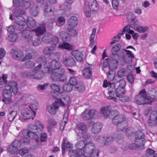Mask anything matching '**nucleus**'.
I'll return each instance as SVG.
<instances>
[{
    "instance_id": "nucleus-29",
    "label": "nucleus",
    "mask_w": 157,
    "mask_h": 157,
    "mask_svg": "<svg viewBox=\"0 0 157 157\" xmlns=\"http://www.w3.org/2000/svg\"><path fill=\"white\" fill-rule=\"evenodd\" d=\"M50 47H46L43 50V53L45 55H49V56L55 50V47L56 46H53L51 45Z\"/></svg>"
},
{
    "instance_id": "nucleus-21",
    "label": "nucleus",
    "mask_w": 157,
    "mask_h": 157,
    "mask_svg": "<svg viewBox=\"0 0 157 157\" xmlns=\"http://www.w3.org/2000/svg\"><path fill=\"white\" fill-rule=\"evenodd\" d=\"M14 19L15 23L18 25V29H21L24 27V26L25 25L26 22L25 21V19L24 18H23V19L21 18H16Z\"/></svg>"
},
{
    "instance_id": "nucleus-58",
    "label": "nucleus",
    "mask_w": 157,
    "mask_h": 157,
    "mask_svg": "<svg viewBox=\"0 0 157 157\" xmlns=\"http://www.w3.org/2000/svg\"><path fill=\"white\" fill-rule=\"evenodd\" d=\"M127 74V71L124 69H121L117 72V75L120 77L125 76Z\"/></svg>"
},
{
    "instance_id": "nucleus-61",
    "label": "nucleus",
    "mask_w": 157,
    "mask_h": 157,
    "mask_svg": "<svg viewBox=\"0 0 157 157\" xmlns=\"http://www.w3.org/2000/svg\"><path fill=\"white\" fill-rule=\"evenodd\" d=\"M25 66L27 68H32L35 66V63L32 61H28L25 62Z\"/></svg>"
},
{
    "instance_id": "nucleus-32",
    "label": "nucleus",
    "mask_w": 157,
    "mask_h": 157,
    "mask_svg": "<svg viewBox=\"0 0 157 157\" xmlns=\"http://www.w3.org/2000/svg\"><path fill=\"white\" fill-rule=\"evenodd\" d=\"M58 47L62 49H64L68 50H72L74 49V47L72 45L66 42H64L62 44L58 45Z\"/></svg>"
},
{
    "instance_id": "nucleus-16",
    "label": "nucleus",
    "mask_w": 157,
    "mask_h": 157,
    "mask_svg": "<svg viewBox=\"0 0 157 157\" xmlns=\"http://www.w3.org/2000/svg\"><path fill=\"white\" fill-rule=\"evenodd\" d=\"M145 142L146 141L145 140H142V143L138 145L135 143H132L129 144L128 147L131 149H134L137 148L139 149H142L144 148V145Z\"/></svg>"
},
{
    "instance_id": "nucleus-48",
    "label": "nucleus",
    "mask_w": 157,
    "mask_h": 157,
    "mask_svg": "<svg viewBox=\"0 0 157 157\" xmlns=\"http://www.w3.org/2000/svg\"><path fill=\"white\" fill-rule=\"evenodd\" d=\"M127 22L129 23L134 20L136 19V17L133 13L129 12L127 14Z\"/></svg>"
},
{
    "instance_id": "nucleus-55",
    "label": "nucleus",
    "mask_w": 157,
    "mask_h": 157,
    "mask_svg": "<svg viewBox=\"0 0 157 157\" xmlns=\"http://www.w3.org/2000/svg\"><path fill=\"white\" fill-rule=\"evenodd\" d=\"M78 152V151L77 150H69L68 154L70 157H76Z\"/></svg>"
},
{
    "instance_id": "nucleus-51",
    "label": "nucleus",
    "mask_w": 157,
    "mask_h": 157,
    "mask_svg": "<svg viewBox=\"0 0 157 157\" xmlns=\"http://www.w3.org/2000/svg\"><path fill=\"white\" fill-rule=\"evenodd\" d=\"M22 133V134L24 136H27L32 139H34L33 136L32 135V134H33V133L30 132L29 130L28 129L23 130Z\"/></svg>"
},
{
    "instance_id": "nucleus-40",
    "label": "nucleus",
    "mask_w": 157,
    "mask_h": 157,
    "mask_svg": "<svg viewBox=\"0 0 157 157\" xmlns=\"http://www.w3.org/2000/svg\"><path fill=\"white\" fill-rule=\"evenodd\" d=\"M17 114V112L16 111L12 110L10 112L7 116L9 121L11 122L13 121Z\"/></svg>"
},
{
    "instance_id": "nucleus-59",
    "label": "nucleus",
    "mask_w": 157,
    "mask_h": 157,
    "mask_svg": "<svg viewBox=\"0 0 157 157\" xmlns=\"http://www.w3.org/2000/svg\"><path fill=\"white\" fill-rule=\"evenodd\" d=\"M77 127L78 129L82 131H85L86 129V126L85 123L82 122H80L78 124Z\"/></svg>"
},
{
    "instance_id": "nucleus-2",
    "label": "nucleus",
    "mask_w": 157,
    "mask_h": 157,
    "mask_svg": "<svg viewBox=\"0 0 157 157\" xmlns=\"http://www.w3.org/2000/svg\"><path fill=\"white\" fill-rule=\"evenodd\" d=\"M43 125L40 122L37 121L35 123V125L30 124L28 127L29 130L30 132L33 133L32 134L34 138L35 141H37L38 136L41 134V131L43 129Z\"/></svg>"
},
{
    "instance_id": "nucleus-25",
    "label": "nucleus",
    "mask_w": 157,
    "mask_h": 157,
    "mask_svg": "<svg viewBox=\"0 0 157 157\" xmlns=\"http://www.w3.org/2000/svg\"><path fill=\"white\" fill-rule=\"evenodd\" d=\"M118 112H117L116 113ZM114 115L113 119V123L114 124H116L124 121L123 116L118 114Z\"/></svg>"
},
{
    "instance_id": "nucleus-11",
    "label": "nucleus",
    "mask_w": 157,
    "mask_h": 157,
    "mask_svg": "<svg viewBox=\"0 0 157 157\" xmlns=\"http://www.w3.org/2000/svg\"><path fill=\"white\" fill-rule=\"evenodd\" d=\"M157 112L152 111L150 114L149 119L148 121V124L151 126L155 125L157 123Z\"/></svg>"
},
{
    "instance_id": "nucleus-60",
    "label": "nucleus",
    "mask_w": 157,
    "mask_h": 157,
    "mask_svg": "<svg viewBox=\"0 0 157 157\" xmlns=\"http://www.w3.org/2000/svg\"><path fill=\"white\" fill-rule=\"evenodd\" d=\"M121 78L118 75V76H115L113 79L112 80L114 83H119V84H120V82L122 81H125L124 79H121Z\"/></svg>"
},
{
    "instance_id": "nucleus-5",
    "label": "nucleus",
    "mask_w": 157,
    "mask_h": 157,
    "mask_svg": "<svg viewBox=\"0 0 157 157\" xmlns=\"http://www.w3.org/2000/svg\"><path fill=\"white\" fill-rule=\"evenodd\" d=\"M113 140L112 137L99 136L96 139V141L101 146L108 145L111 144Z\"/></svg>"
},
{
    "instance_id": "nucleus-46",
    "label": "nucleus",
    "mask_w": 157,
    "mask_h": 157,
    "mask_svg": "<svg viewBox=\"0 0 157 157\" xmlns=\"http://www.w3.org/2000/svg\"><path fill=\"white\" fill-rule=\"evenodd\" d=\"M90 119H97L98 117V112L94 109H92L89 110Z\"/></svg>"
},
{
    "instance_id": "nucleus-10",
    "label": "nucleus",
    "mask_w": 157,
    "mask_h": 157,
    "mask_svg": "<svg viewBox=\"0 0 157 157\" xmlns=\"http://www.w3.org/2000/svg\"><path fill=\"white\" fill-rule=\"evenodd\" d=\"M157 99V91L153 88H149L148 94L147 95V99L149 100L151 104L152 101Z\"/></svg>"
},
{
    "instance_id": "nucleus-64",
    "label": "nucleus",
    "mask_w": 157,
    "mask_h": 157,
    "mask_svg": "<svg viewBox=\"0 0 157 157\" xmlns=\"http://www.w3.org/2000/svg\"><path fill=\"white\" fill-rule=\"evenodd\" d=\"M82 138L85 140H91V136L90 134L86 132H83L82 133Z\"/></svg>"
},
{
    "instance_id": "nucleus-17",
    "label": "nucleus",
    "mask_w": 157,
    "mask_h": 157,
    "mask_svg": "<svg viewBox=\"0 0 157 157\" xmlns=\"http://www.w3.org/2000/svg\"><path fill=\"white\" fill-rule=\"evenodd\" d=\"M95 149V146L93 143H86L84 148V153L89 154Z\"/></svg>"
},
{
    "instance_id": "nucleus-4",
    "label": "nucleus",
    "mask_w": 157,
    "mask_h": 157,
    "mask_svg": "<svg viewBox=\"0 0 157 157\" xmlns=\"http://www.w3.org/2000/svg\"><path fill=\"white\" fill-rule=\"evenodd\" d=\"M41 40L43 42L46 44L50 43L53 46H56L59 41L58 37L48 33H46Z\"/></svg>"
},
{
    "instance_id": "nucleus-36",
    "label": "nucleus",
    "mask_w": 157,
    "mask_h": 157,
    "mask_svg": "<svg viewBox=\"0 0 157 157\" xmlns=\"http://www.w3.org/2000/svg\"><path fill=\"white\" fill-rule=\"evenodd\" d=\"M76 90L79 92H82L85 90V87L84 84L81 82H79L74 87Z\"/></svg>"
},
{
    "instance_id": "nucleus-7",
    "label": "nucleus",
    "mask_w": 157,
    "mask_h": 157,
    "mask_svg": "<svg viewBox=\"0 0 157 157\" xmlns=\"http://www.w3.org/2000/svg\"><path fill=\"white\" fill-rule=\"evenodd\" d=\"M21 115L24 120L31 118L32 115L33 114L35 116L36 114L35 112L33 111L29 106H28L21 112Z\"/></svg>"
},
{
    "instance_id": "nucleus-33",
    "label": "nucleus",
    "mask_w": 157,
    "mask_h": 157,
    "mask_svg": "<svg viewBox=\"0 0 157 157\" xmlns=\"http://www.w3.org/2000/svg\"><path fill=\"white\" fill-rule=\"evenodd\" d=\"M31 78L37 79H40L43 77V74L42 72H31Z\"/></svg>"
},
{
    "instance_id": "nucleus-27",
    "label": "nucleus",
    "mask_w": 157,
    "mask_h": 157,
    "mask_svg": "<svg viewBox=\"0 0 157 157\" xmlns=\"http://www.w3.org/2000/svg\"><path fill=\"white\" fill-rule=\"evenodd\" d=\"M115 125L117 126V129L118 131H125L126 129L125 127L127 126V123L126 121L124 120Z\"/></svg>"
},
{
    "instance_id": "nucleus-47",
    "label": "nucleus",
    "mask_w": 157,
    "mask_h": 157,
    "mask_svg": "<svg viewBox=\"0 0 157 157\" xmlns=\"http://www.w3.org/2000/svg\"><path fill=\"white\" fill-rule=\"evenodd\" d=\"M12 90L10 89H5L3 91V97L11 98L12 96Z\"/></svg>"
},
{
    "instance_id": "nucleus-50",
    "label": "nucleus",
    "mask_w": 157,
    "mask_h": 157,
    "mask_svg": "<svg viewBox=\"0 0 157 157\" xmlns=\"http://www.w3.org/2000/svg\"><path fill=\"white\" fill-rule=\"evenodd\" d=\"M36 61L37 62L40 63V64H43L44 65L47 62V61L45 57L43 56L39 57L36 59Z\"/></svg>"
},
{
    "instance_id": "nucleus-20",
    "label": "nucleus",
    "mask_w": 157,
    "mask_h": 157,
    "mask_svg": "<svg viewBox=\"0 0 157 157\" xmlns=\"http://www.w3.org/2000/svg\"><path fill=\"white\" fill-rule=\"evenodd\" d=\"M77 17L75 16H73L68 19L67 22L70 27L73 28L75 27L77 25Z\"/></svg>"
},
{
    "instance_id": "nucleus-62",
    "label": "nucleus",
    "mask_w": 157,
    "mask_h": 157,
    "mask_svg": "<svg viewBox=\"0 0 157 157\" xmlns=\"http://www.w3.org/2000/svg\"><path fill=\"white\" fill-rule=\"evenodd\" d=\"M25 0H13V6L16 7L21 6Z\"/></svg>"
},
{
    "instance_id": "nucleus-30",
    "label": "nucleus",
    "mask_w": 157,
    "mask_h": 157,
    "mask_svg": "<svg viewBox=\"0 0 157 157\" xmlns=\"http://www.w3.org/2000/svg\"><path fill=\"white\" fill-rule=\"evenodd\" d=\"M59 36H60L63 41L69 42L71 40V36L70 34L66 33L64 32H61L59 33Z\"/></svg>"
},
{
    "instance_id": "nucleus-3",
    "label": "nucleus",
    "mask_w": 157,
    "mask_h": 157,
    "mask_svg": "<svg viewBox=\"0 0 157 157\" xmlns=\"http://www.w3.org/2000/svg\"><path fill=\"white\" fill-rule=\"evenodd\" d=\"M134 101L137 105L150 104V102L147 99V92L144 89L141 90L139 93L135 96Z\"/></svg>"
},
{
    "instance_id": "nucleus-41",
    "label": "nucleus",
    "mask_w": 157,
    "mask_h": 157,
    "mask_svg": "<svg viewBox=\"0 0 157 157\" xmlns=\"http://www.w3.org/2000/svg\"><path fill=\"white\" fill-rule=\"evenodd\" d=\"M53 8L51 6H48L47 5H45L44 7V14L47 16L50 14L53 10Z\"/></svg>"
},
{
    "instance_id": "nucleus-43",
    "label": "nucleus",
    "mask_w": 157,
    "mask_h": 157,
    "mask_svg": "<svg viewBox=\"0 0 157 157\" xmlns=\"http://www.w3.org/2000/svg\"><path fill=\"white\" fill-rule=\"evenodd\" d=\"M49 58L52 60H55L56 59H59L60 57V54L59 52H53L51 55L49 56Z\"/></svg>"
},
{
    "instance_id": "nucleus-26",
    "label": "nucleus",
    "mask_w": 157,
    "mask_h": 157,
    "mask_svg": "<svg viewBox=\"0 0 157 157\" xmlns=\"http://www.w3.org/2000/svg\"><path fill=\"white\" fill-rule=\"evenodd\" d=\"M70 98L69 97L65 95H62L59 100L60 105L62 106H64L67 105L69 101Z\"/></svg>"
},
{
    "instance_id": "nucleus-38",
    "label": "nucleus",
    "mask_w": 157,
    "mask_h": 157,
    "mask_svg": "<svg viewBox=\"0 0 157 157\" xmlns=\"http://www.w3.org/2000/svg\"><path fill=\"white\" fill-rule=\"evenodd\" d=\"M121 47V46L119 44H116L112 47L111 49V52L113 56L116 57L119 49Z\"/></svg>"
},
{
    "instance_id": "nucleus-34",
    "label": "nucleus",
    "mask_w": 157,
    "mask_h": 157,
    "mask_svg": "<svg viewBox=\"0 0 157 157\" xmlns=\"http://www.w3.org/2000/svg\"><path fill=\"white\" fill-rule=\"evenodd\" d=\"M89 8L92 11H96L98 10L99 5L96 0H93V1L89 5Z\"/></svg>"
},
{
    "instance_id": "nucleus-45",
    "label": "nucleus",
    "mask_w": 157,
    "mask_h": 157,
    "mask_svg": "<svg viewBox=\"0 0 157 157\" xmlns=\"http://www.w3.org/2000/svg\"><path fill=\"white\" fill-rule=\"evenodd\" d=\"M23 56V52L19 50L15 51L13 54V58L16 59L21 58Z\"/></svg>"
},
{
    "instance_id": "nucleus-39",
    "label": "nucleus",
    "mask_w": 157,
    "mask_h": 157,
    "mask_svg": "<svg viewBox=\"0 0 157 157\" xmlns=\"http://www.w3.org/2000/svg\"><path fill=\"white\" fill-rule=\"evenodd\" d=\"M8 151L11 154H17L18 152V149L14 147L12 145H10L7 148Z\"/></svg>"
},
{
    "instance_id": "nucleus-18",
    "label": "nucleus",
    "mask_w": 157,
    "mask_h": 157,
    "mask_svg": "<svg viewBox=\"0 0 157 157\" xmlns=\"http://www.w3.org/2000/svg\"><path fill=\"white\" fill-rule=\"evenodd\" d=\"M86 141L81 140L77 142L75 145L76 148L78 149V151L80 152L84 151V148L86 145Z\"/></svg>"
},
{
    "instance_id": "nucleus-31",
    "label": "nucleus",
    "mask_w": 157,
    "mask_h": 157,
    "mask_svg": "<svg viewBox=\"0 0 157 157\" xmlns=\"http://www.w3.org/2000/svg\"><path fill=\"white\" fill-rule=\"evenodd\" d=\"M84 77L86 78H90L92 76L91 72L89 67L86 68L82 71Z\"/></svg>"
},
{
    "instance_id": "nucleus-53",
    "label": "nucleus",
    "mask_w": 157,
    "mask_h": 157,
    "mask_svg": "<svg viewBox=\"0 0 157 157\" xmlns=\"http://www.w3.org/2000/svg\"><path fill=\"white\" fill-rule=\"evenodd\" d=\"M30 13L31 15L33 16H36L39 13L37 11V7H33L30 10Z\"/></svg>"
},
{
    "instance_id": "nucleus-9",
    "label": "nucleus",
    "mask_w": 157,
    "mask_h": 157,
    "mask_svg": "<svg viewBox=\"0 0 157 157\" xmlns=\"http://www.w3.org/2000/svg\"><path fill=\"white\" fill-rule=\"evenodd\" d=\"M21 33L25 41L28 43H32L33 35L30 30H24L21 31Z\"/></svg>"
},
{
    "instance_id": "nucleus-19",
    "label": "nucleus",
    "mask_w": 157,
    "mask_h": 157,
    "mask_svg": "<svg viewBox=\"0 0 157 157\" xmlns=\"http://www.w3.org/2000/svg\"><path fill=\"white\" fill-rule=\"evenodd\" d=\"M14 19L16 18H21L23 19V18L22 16L25 13V12L22 10L20 9H17L14 10L13 11Z\"/></svg>"
},
{
    "instance_id": "nucleus-42",
    "label": "nucleus",
    "mask_w": 157,
    "mask_h": 157,
    "mask_svg": "<svg viewBox=\"0 0 157 157\" xmlns=\"http://www.w3.org/2000/svg\"><path fill=\"white\" fill-rule=\"evenodd\" d=\"M28 21L27 23V27L29 28H32L36 25V22L35 20L31 17H27Z\"/></svg>"
},
{
    "instance_id": "nucleus-13",
    "label": "nucleus",
    "mask_w": 157,
    "mask_h": 157,
    "mask_svg": "<svg viewBox=\"0 0 157 157\" xmlns=\"http://www.w3.org/2000/svg\"><path fill=\"white\" fill-rule=\"evenodd\" d=\"M35 33L36 36H40L44 34L46 30L44 25H42L37 27L32 30Z\"/></svg>"
},
{
    "instance_id": "nucleus-24",
    "label": "nucleus",
    "mask_w": 157,
    "mask_h": 157,
    "mask_svg": "<svg viewBox=\"0 0 157 157\" xmlns=\"http://www.w3.org/2000/svg\"><path fill=\"white\" fill-rule=\"evenodd\" d=\"M102 128V125L100 123L98 122L94 124L92 127L91 132L94 134L99 133Z\"/></svg>"
},
{
    "instance_id": "nucleus-57",
    "label": "nucleus",
    "mask_w": 157,
    "mask_h": 157,
    "mask_svg": "<svg viewBox=\"0 0 157 157\" xmlns=\"http://www.w3.org/2000/svg\"><path fill=\"white\" fill-rule=\"evenodd\" d=\"M73 88L72 86L69 83L64 84L63 86V89L64 90L67 91H71Z\"/></svg>"
},
{
    "instance_id": "nucleus-56",
    "label": "nucleus",
    "mask_w": 157,
    "mask_h": 157,
    "mask_svg": "<svg viewBox=\"0 0 157 157\" xmlns=\"http://www.w3.org/2000/svg\"><path fill=\"white\" fill-rule=\"evenodd\" d=\"M51 87L52 89L56 91H58L61 93H62V91L60 90V86L58 85L55 83L52 84L51 85Z\"/></svg>"
},
{
    "instance_id": "nucleus-8",
    "label": "nucleus",
    "mask_w": 157,
    "mask_h": 157,
    "mask_svg": "<svg viewBox=\"0 0 157 157\" xmlns=\"http://www.w3.org/2000/svg\"><path fill=\"white\" fill-rule=\"evenodd\" d=\"M62 62L65 66L67 67L74 66L75 65L76 63L75 59L71 56L63 58Z\"/></svg>"
},
{
    "instance_id": "nucleus-14",
    "label": "nucleus",
    "mask_w": 157,
    "mask_h": 157,
    "mask_svg": "<svg viewBox=\"0 0 157 157\" xmlns=\"http://www.w3.org/2000/svg\"><path fill=\"white\" fill-rule=\"evenodd\" d=\"M71 55L75 57L77 61L81 62L83 60V55L81 52L76 50H73L71 52Z\"/></svg>"
},
{
    "instance_id": "nucleus-49",
    "label": "nucleus",
    "mask_w": 157,
    "mask_h": 157,
    "mask_svg": "<svg viewBox=\"0 0 157 157\" xmlns=\"http://www.w3.org/2000/svg\"><path fill=\"white\" fill-rule=\"evenodd\" d=\"M82 117L83 119L85 120H88L90 119L89 110L85 109L82 113Z\"/></svg>"
},
{
    "instance_id": "nucleus-54",
    "label": "nucleus",
    "mask_w": 157,
    "mask_h": 157,
    "mask_svg": "<svg viewBox=\"0 0 157 157\" xmlns=\"http://www.w3.org/2000/svg\"><path fill=\"white\" fill-rule=\"evenodd\" d=\"M99 151L98 150L95 149L92 151L89 154V157H98L99 155Z\"/></svg>"
},
{
    "instance_id": "nucleus-63",
    "label": "nucleus",
    "mask_w": 157,
    "mask_h": 157,
    "mask_svg": "<svg viewBox=\"0 0 157 157\" xmlns=\"http://www.w3.org/2000/svg\"><path fill=\"white\" fill-rule=\"evenodd\" d=\"M67 31L69 32L68 34H70V36H74L77 34V32L75 29L71 28H68Z\"/></svg>"
},
{
    "instance_id": "nucleus-35",
    "label": "nucleus",
    "mask_w": 157,
    "mask_h": 157,
    "mask_svg": "<svg viewBox=\"0 0 157 157\" xmlns=\"http://www.w3.org/2000/svg\"><path fill=\"white\" fill-rule=\"evenodd\" d=\"M117 58L115 56H113L111 58H109L108 59L109 60V65L108 67H109V65H111V66H114V68H116V65L118 63V61L117 59Z\"/></svg>"
},
{
    "instance_id": "nucleus-12",
    "label": "nucleus",
    "mask_w": 157,
    "mask_h": 157,
    "mask_svg": "<svg viewBox=\"0 0 157 157\" xmlns=\"http://www.w3.org/2000/svg\"><path fill=\"white\" fill-rule=\"evenodd\" d=\"M126 85L125 81H122L120 82V84L118 85V87L116 88V90L118 95V97L122 96L125 92V86Z\"/></svg>"
},
{
    "instance_id": "nucleus-1",
    "label": "nucleus",
    "mask_w": 157,
    "mask_h": 157,
    "mask_svg": "<svg viewBox=\"0 0 157 157\" xmlns=\"http://www.w3.org/2000/svg\"><path fill=\"white\" fill-rule=\"evenodd\" d=\"M49 65L52 69V74L50 77L51 80L62 82L67 81V77L64 75V69L61 67V64L59 62L53 60L49 62Z\"/></svg>"
},
{
    "instance_id": "nucleus-44",
    "label": "nucleus",
    "mask_w": 157,
    "mask_h": 157,
    "mask_svg": "<svg viewBox=\"0 0 157 157\" xmlns=\"http://www.w3.org/2000/svg\"><path fill=\"white\" fill-rule=\"evenodd\" d=\"M18 38L17 35L16 33H10L7 37V39L11 42H15Z\"/></svg>"
},
{
    "instance_id": "nucleus-22",
    "label": "nucleus",
    "mask_w": 157,
    "mask_h": 157,
    "mask_svg": "<svg viewBox=\"0 0 157 157\" xmlns=\"http://www.w3.org/2000/svg\"><path fill=\"white\" fill-rule=\"evenodd\" d=\"M14 19L15 23L18 25V29H21L24 27V26L25 25L26 22L25 21V19L24 18H23V19L21 18H16Z\"/></svg>"
},
{
    "instance_id": "nucleus-23",
    "label": "nucleus",
    "mask_w": 157,
    "mask_h": 157,
    "mask_svg": "<svg viewBox=\"0 0 157 157\" xmlns=\"http://www.w3.org/2000/svg\"><path fill=\"white\" fill-rule=\"evenodd\" d=\"M8 85L10 89L12 90L14 94H16L18 91V88L17 86V83L13 81H10L8 83Z\"/></svg>"
},
{
    "instance_id": "nucleus-6",
    "label": "nucleus",
    "mask_w": 157,
    "mask_h": 157,
    "mask_svg": "<svg viewBox=\"0 0 157 157\" xmlns=\"http://www.w3.org/2000/svg\"><path fill=\"white\" fill-rule=\"evenodd\" d=\"M108 90V94L109 95V96L108 97V99H114V101L116 102L117 98L118 97V95L117 94V93L116 90L115 83H110Z\"/></svg>"
},
{
    "instance_id": "nucleus-52",
    "label": "nucleus",
    "mask_w": 157,
    "mask_h": 157,
    "mask_svg": "<svg viewBox=\"0 0 157 157\" xmlns=\"http://www.w3.org/2000/svg\"><path fill=\"white\" fill-rule=\"evenodd\" d=\"M135 136L136 139H143L144 137V135L140 130H139L136 132Z\"/></svg>"
},
{
    "instance_id": "nucleus-28",
    "label": "nucleus",
    "mask_w": 157,
    "mask_h": 157,
    "mask_svg": "<svg viewBox=\"0 0 157 157\" xmlns=\"http://www.w3.org/2000/svg\"><path fill=\"white\" fill-rule=\"evenodd\" d=\"M109 71L108 72L107 74V76L110 80H112L115 76V72L113 71V70L114 69V66H111V65L109 66Z\"/></svg>"
},
{
    "instance_id": "nucleus-37",
    "label": "nucleus",
    "mask_w": 157,
    "mask_h": 157,
    "mask_svg": "<svg viewBox=\"0 0 157 157\" xmlns=\"http://www.w3.org/2000/svg\"><path fill=\"white\" fill-rule=\"evenodd\" d=\"M35 51L33 49H31L29 52L27 54L25 57L22 59V61H24L27 60L32 59V56L35 53Z\"/></svg>"
},
{
    "instance_id": "nucleus-15",
    "label": "nucleus",
    "mask_w": 157,
    "mask_h": 157,
    "mask_svg": "<svg viewBox=\"0 0 157 157\" xmlns=\"http://www.w3.org/2000/svg\"><path fill=\"white\" fill-rule=\"evenodd\" d=\"M101 113L103 114L104 116L106 118L109 116L110 113L112 114L117 112L116 110H114L110 112V109L108 106L101 108Z\"/></svg>"
}]
</instances>
